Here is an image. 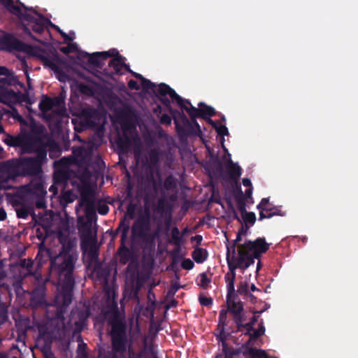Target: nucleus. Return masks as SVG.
Here are the masks:
<instances>
[{"label": "nucleus", "instance_id": "1", "mask_svg": "<svg viewBox=\"0 0 358 358\" xmlns=\"http://www.w3.org/2000/svg\"><path fill=\"white\" fill-rule=\"evenodd\" d=\"M57 238L62 245V250L57 256L51 259L49 275L51 278H57L55 284L61 287V292L57 295L55 302L66 308L72 301L75 285L73 275L75 262L69 252L76 245V243L68 234L61 231H59Z\"/></svg>", "mask_w": 358, "mask_h": 358}, {"label": "nucleus", "instance_id": "2", "mask_svg": "<svg viewBox=\"0 0 358 358\" xmlns=\"http://www.w3.org/2000/svg\"><path fill=\"white\" fill-rule=\"evenodd\" d=\"M13 117L20 123V133L18 135H7L3 142L10 147L20 148L24 154L34 153L40 145V139L45 138V127L29 117L25 120L17 112Z\"/></svg>", "mask_w": 358, "mask_h": 358}, {"label": "nucleus", "instance_id": "3", "mask_svg": "<svg viewBox=\"0 0 358 358\" xmlns=\"http://www.w3.org/2000/svg\"><path fill=\"white\" fill-rule=\"evenodd\" d=\"M34 152L36 157H20L3 162V168L10 179L18 177L36 176L43 173L42 166L45 162V138L40 139V145Z\"/></svg>", "mask_w": 358, "mask_h": 358}, {"label": "nucleus", "instance_id": "4", "mask_svg": "<svg viewBox=\"0 0 358 358\" xmlns=\"http://www.w3.org/2000/svg\"><path fill=\"white\" fill-rule=\"evenodd\" d=\"M0 1L12 14L18 17L23 34L33 40L38 41L32 35V31L36 34L43 32L45 16L27 7L19 0L17 1L19 5H15L13 0H0Z\"/></svg>", "mask_w": 358, "mask_h": 358}, {"label": "nucleus", "instance_id": "5", "mask_svg": "<svg viewBox=\"0 0 358 358\" xmlns=\"http://www.w3.org/2000/svg\"><path fill=\"white\" fill-rule=\"evenodd\" d=\"M36 236L41 241V243L34 261L31 259H23L20 262V266L26 268L29 273L32 275L40 285V287L35 288L31 293V304L34 307L45 305V281H43V276L41 272L43 264L45 263L43 260L45 235H43L40 229H37Z\"/></svg>", "mask_w": 358, "mask_h": 358}, {"label": "nucleus", "instance_id": "6", "mask_svg": "<svg viewBox=\"0 0 358 358\" xmlns=\"http://www.w3.org/2000/svg\"><path fill=\"white\" fill-rule=\"evenodd\" d=\"M108 324L110 327L109 335L113 350L110 358H117V353L124 354L127 351L128 343L127 321L125 317L115 310L109 317Z\"/></svg>", "mask_w": 358, "mask_h": 358}, {"label": "nucleus", "instance_id": "7", "mask_svg": "<svg viewBox=\"0 0 358 358\" xmlns=\"http://www.w3.org/2000/svg\"><path fill=\"white\" fill-rule=\"evenodd\" d=\"M61 306L57 308L54 318H50L46 311V358H57L50 350L53 341H63L68 336L69 331L64 324V311Z\"/></svg>", "mask_w": 358, "mask_h": 358}, {"label": "nucleus", "instance_id": "8", "mask_svg": "<svg viewBox=\"0 0 358 358\" xmlns=\"http://www.w3.org/2000/svg\"><path fill=\"white\" fill-rule=\"evenodd\" d=\"M64 100L65 95L63 92L54 98L46 95V123H49L50 129L54 124L57 131L62 130L63 118L68 117Z\"/></svg>", "mask_w": 358, "mask_h": 358}, {"label": "nucleus", "instance_id": "9", "mask_svg": "<svg viewBox=\"0 0 358 358\" xmlns=\"http://www.w3.org/2000/svg\"><path fill=\"white\" fill-rule=\"evenodd\" d=\"M227 262L229 267V272L224 275V280L227 282V290L231 292L235 290L234 282L236 280V270L240 268L247 269L252 265V260L250 259L249 262H246L242 253L234 255V247H232V255L227 254Z\"/></svg>", "mask_w": 358, "mask_h": 358}, {"label": "nucleus", "instance_id": "10", "mask_svg": "<svg viewBox=\"0 0 358 358\" xmlns=\"http://www.w3.org/2000/svg\"><path fill=\"white\" fill-rule=\"evenodd\" d=\"M270 244L266 243L264 237H259L255 241L247 240L243 244L238 245V253H242L245 260L249 262L250 259L252 260L259 259L262 254L266 253L269 249Z\"/></svg>", "mask_w": 358, "mask_h": 358}, {"label": "nucleus", "instance_id": "11", "mask_svg": "<svg viewBox=\"0 0 358 358\" xmlns=\"http://www.w3.org/2000/svg\"><path fill=\"white\" fill-rule=\"evenodd\" d=\"M0 46L3 50L10 52L14 51L27 53L29 55L34 54L35 48L16 38L12 34H6L0 38Z\"/></svg>", "mask_w": 358, "mask_h": 358}, {"label": "nucleus", "instance_id": "12", "mask_svg": "<svg viewBox=\"0 0 358 358\" xmlns=\"http://www.w3.org/2000/svg\"><path fill=\"white\" fill-rule=\"evenodd\" d=\"M22 189L27 196L38 199L36 201L37 208H45V186L42 180H32L29 184L23 186Z\"/></svg>", "mask_w": 358, "mask_h": 358}, {"label": "nucleus", "instance_id": "13", "mask_svg": "<svg viewBox=\"0 0 358 358\" xmlns=\"http://www.w3.org/2000/svg\"><path fill=\"white\" fill-rule=\"evenodd\" d=\"M182 123L183 126H181L177 120H175L176 128L180 135L185 136L190 135L201 136L202 135L201 127L196 121V118L191 119L189 121L182 113Z\"/></svg>", "mask_w": 358, "mask_h": 358}, {"label": "nucleus", "instance_id": "14", "mask_svg": "<svg viewBox=\"0 0 358 358\" xmlns=\"http://www.w3.org/2000/svg\"><path fill=\"white\" fill-rule=\"evenodd\" d=\"M46 67H50L55 73L56 78L62 83L71 80V77L69 74L71 67L65 61L59 59L56 62H52L46 56Z\"/></svg>", "mask_w": 358, "mask_h": 358}, {"label": "nucleus", "instance_id": "15", "mask_svg": "<svg viewBox=\"0 0 358 358\" xmlns=\"http://www.w3.org/2000/svg\"><path fill=\"white\" fill-rule=\"evenodd\" d=\"M150 230V214L148 209L145 214L140 215L131 227V236L134 238H139Z\"/></svg>", "mask_w": 358, "mask_h": 358}, {"label": "nucleus", "instance_id": "16", "mask_svg": "<svg viewBox=\"0 0 358 358\" xmlns=\"http://www.w3.org/2000/svg\"><path fill=\"white\" fill-rule=\"evenodd\" d=\"M131 132V129L129 126H122V134L118 135L116 139V145L117 148V153L120 156L121 155H126L130 150L131 146V139L129 133Z\"/></svg>", "mask_w": 358, "mask_h": 358}, {"label": "nucleus", "instance_id": "17", "mask_svg": "<svg viewBox=\"0 0 358 358\" xmlns=\"http://www.w3.org/2000/svg\"><path fill=\"white\" fill-rule=\"evenodd\" d=\"M255 324L251 322L243 323L241 325V331L245 336H252V339H258L259 337L265 334V327L264 325L263 320H261L259 324L258 328H254Z\"/></svg>", "mask_w": 358, "mask_h": 358}, {"label": "nucleus", "instance_id": "18", "mask_svg": "<svg viewBox=\"0 0 358 358\" xmlns=\"http://www.w3.org/2000/svg\"><path fill=\"white\" fill-rule=\"evenodd\" d=\"M109 67L113 69L111 73L108 72V70L105 69L103 70V74L108 76L109 78H113L114 75H122V69L129 70V65L124 62V58L122 56H117V57L113 58L109 64Z\"/></svg>", "mask_w": 358, "mask_h": 358}, {"label": "nucleus", "instance_id": "19", "mask_svg": "<svg viewBox=\"0 0 358 358\" xmlns=\"http://www.w3.org/2000/svg\"><path fill=\"white\" fill-rule=\"evenodd\" d=\"M237 294L236 291L231 292L227 291V306L228 312L232 315H236V313H241L243 312V303L240 300L237 301Z\"/></svg>", "mask_w": 358, "mask_h": 358}, {"label": "nucleus", "instance_id": "20", "mask_svg": "<svg viewBox=\"0 0 358 358\" xmlns=\"http://www.w3.org/2000/svg\"><path fill=\"white\" fill-rule=\"evenodd\" d=\"M155 90L156 93L155 94L157 97L169 95L172 100L176 101L177 104H180L182 101V98L173 89L165 83H160L158 86L156 85Z\"/></svg>", "mask_w": 358, "mask_h": 358}, {"label": "nucleus", "instance_id": "21", "mask_svg": "<svg viewBox=\"0 0 358 358\" xmlns=\"http://www.w3.org/2000/svg\"><path fill=\"white\" fill-rule=\"evenodd\" d=\"M115 257H118V262L121 265H125L136 259L134 251L128 246H119Z\"/></svg>", "mask_w": 358, "mask_h": 358}, {"label": "nucleus", "instance_id": "22", "mask_svg": "<svg viewBox=\"0 0 358 358\" xmlns=\"http://www.w3.org/2000/svg\"><path fill=\"white\" fill-rule=\"evenodd\" d=\"M5 84L24 87V84L20 83L6 67L0 66V85Z\"/></svg>", "mask_w": 358, "mask_h": 358}, {"label": "nucleus", "instance_id": "23", "mask_svg": "<svg viewBox=\"0 0 358 358\" xmlns=\"http://www.w3.org/2000/svg\"><path fill=\"white\" fill-rule=\"evenodd\" d=\"M49 152L50 158H57L60 156L62 150L59 143L52 139V136L46 131V152Z\"/></svg>", "mask_w": 358, "mask_h": 358}, {"label": "nucleus", "instance_id": "24", "mask_svg": "<svg viewBox=\"0 0 358 358\" xmlns=\"http://www.w3.org/2000/svg\"><path fill=\"white\" fill-rule=\"evenodd\" d=\"M228 157L229 159L226 168L230 179L236 183L242 174V169L240 166L232 162L230 154H228Z\"/></svg>", "mask_w": 358, "mask_h": 358}, {"label": "nucleus", "instance_id": "25", "mask_svg": "<svg viewBox=\"0 0 358 358\" xmlns=\"http://www.w3.org/2000/svg\"><path fill=\"white\" fill-rule=\"evenodd\" d=\"M182 110H185L190 117V119L200 117V108L193 106L188 99H183L178 104Z\"/></svg>", "mask_w": 358, "mask_h": 358}, {"label": "nucleus", "instance_id": "26", "mask_svg": "<svg viewBox=\"0 0 358 358\" xmlns=\"http://www.w3.org/2000/svg\"><path fill=\"white\" fill-rule=\"evenodd\" d=\"M234 196L237 203L238 209L241 212V215L247 213L248 211L246 210V203L244 194L240 185H236V188L234 192Z\"/></svg>", "mask_w": 358, "mask_h": 358}, {"label": "nucleus", "instance_id": "27", "mask_svg": "<svg viewBox=\"0 0 358 358\" xmlns=\"http://www.w3.org/2000/svg\"><path fill=\"white\" fill-rule=\"evenodd\" d=\"M108 52H96L92 54H90L88 58V63L97 68H102L103 63V62L107 59Z\"/></svg>", "mask_w": 358, "mask_h": 358}, {"label": "nucleus", "instance_id": "28", "mask_svg": "<svg viewBox=\"0 0 358 358\" xmlns=\"http://www.w3.org/2000/svg\"><path fill=\"white\" fill-rule=\"evenodd\" d=\"M71 178V172L69 169H61L56 171L53 175L55 185H65Z\"/></svg>", "mask_w": 358, "mask_h": 358}, {"label": "nucleus", "instance_id": "29", "mask_svg": "<svg viewBox=\"0 0 358 358\" xmlns=\"http://www.w3.org/2000/svg\"><path fill=\"white\" fill-rule=\"evenodd\" d=\"M80 205L85 206L87 213H89L90 211H94V201L92 199V194L90 192L86 191H83L81 192Z\"/></svg>", "mask_w": 358, "mask_h": 358}, {"label": "nucleus", "instance_id": "30", "mask_svg": "<svg viewBox=\"0 0 358 358\" xmlns=\"http://www.w3.org/2000/svg\"><path fill=\"white\" fill-rule=\"evenodd\" d=\"M12 85H8L7 84L0 85V92L2 97L5 100L10 101L14 102L17 96L18 91H15L10 88Z\"/></svg>", "mask_w": 358, "mask_h": 358}, {"label": "nucleus", "instance_id": "31", "mask_svg": "<svg viewBox=\"0 0 358 358\" xmlns=\"http://www.w3.org/2000/svg\"><path fill=\"white\" fill-rule=\"evenodd\" d=\"M228 310L222 309L220 311L219 313V322H218V329H220V337L222 340L226 338V336L224 334L225 326L227 325V313Z\"/></svg>", "mask_w": 358, "mask_h": 358}, {"label": "nucleus", "instance_id": "32", "mask_svg": "<svg viewBox=\"0 0 358 358\" xmlns=\"http://www.w3.org/2000/svg\"><path fill=\"white\" fill-rule=\"evenodd\" d=\"M192 257L198 264L205 262L208 257V251L206 249L196 247L192 252Z\"/></svg>", "mask_w": 358, "mask_h": 358}, {"label": "nucleus", "instance_id": "33", "mask_svg": "<svg viewBox=\"0 0 358 358\" xmlns=\"http://www.w3.org/2000/svg\"><path fill=\"white\" fill-rule=\"evenodd\" d=\"M199 107L200 108V117L203 120H206L207 117H213L216 113L214 108L203 102L199 103Z\"/></svg>", "mask_w": 358, "mask_h": 358}, {"label": "nucleus", "instance_id": "34", "mask_svg": "<svg viewBox=\"0 0 358 358\" xmlns=\"http://www.w3.org/2000/svg\"><path fill=\"white\" fill-rule=\"evenodd\" d=\"M120 227L122 228L120 234V246H127L126 242L128 238V233L129 231V224L127 222L126 218L124 217L120 220Z\"/></svg>", "mask_w": 358, "mask_h": 358}, {"label": "nucleus", "instance_id": "35", "mask_svg": "<svg viewBox=\"0 0 358 358\" xmlns=\"http://www.w3.org/2000/svg\"><path fill=\"white\" fill-rule=\"evenodd\" d=\"M169 243L175 246H181L183 243V238H182L180 231L177 227H173L171 229Z\"/></svg>", "mask_w": 358, "mask_h": 358}, {"label": "nucleus", "instance_id": "36", "mask_svg": "<svg viewBox=\"0 0 358 358\" xmlns=\"http://www.w3.org/2000/svg\"><path fill=\"white\" fill-rule=\"evenodd\" d=\"M243 355H249L250 358H270L265 350L257 348H250L248 351H243Z\"/></svg>", "mask_w": 358, "mask_h": 358}, {"label": "nucleus", "instance_id": "37", "mask_svg": "<svg viewBox=\"0 0 358 358\" xmlns=\"http://www.w3.org/2000/svg\"><path fill=\"white\" fill-rule=\"evenodd\" d=\"M95 271L97 278L100 280L107 281L110 275V269L107 266H102L100 264L95 266Z\"/></svg>", "mask_w": 358, "mask_h": 358}, {"label": "nucleus", "instance_id": "38", "mask_svg": "<svg viewBox=\"0 0 358 358\" xmlns=\"http://www.w3.org/2000/svg\"><path fill=\"white\" fill-rule=\"evenodd\" d=\"M158 236V232H146L144 234V236L139 238L143 243H145L147 245H153L155 243V239Z\"/></svg>", "mask_w": 358, "mask_h": 358}, {"label": "nucleus", "instance_id": "39", "mask_svg": "<svg viewBox=\"0 0 358 358\" xmlns=\"http://www.w3.org/2000/svg\"><path fill=\"white\" fill-rule=\"evenodd\" d=\"M242 219L245 222L246 229H248L250 226L248 224L253 225L256 222V215L253 212H247L241 215Z\"/></svg>", "mask_w": 358, "mask_h": 358}, {"label": "nucleus", "instance_id": "40", "mask_svg": "<svg viewBox=\"0 0 358 358\" xmlns=\"http://www.w3.org/2000/svg\"><path fill=\"white\" fill-rule=\"evenodd\" d=\"M163 187L168 191L174 189L177 187L176 179L172 175L168 176L164 181Z\"/></svg>", "mask_w": 358, "mask_h": 358}, {"label": "nucleus", "instance_id": "41", "mask_svg": "<svg viewBox=\"0 0 358 358\" xmlns=\"http://www.w3.org/2000/svg\"><path fill=\"white\" fill-rule=\"evenodd\" d=\"M233 320L236 326V330L234 331V332L241 331V325L245 320L243 312L241 313H236V315H233ZM231 332H234V331H232Z\"/></svg>", "mask_w": 358, "mask_h": 358}, {"label": "nucleus", "instance_id": "42", "mask_svg": "<svg viewBox=\"0 0 358 358\" xmlns=\"http://www.w3.org/2000/svg\"><path fill=\"white\" fill-rule=\"evenodd\" d=\"M99 248L96 245H92L87 252V257L92 262H96L99 260Z\"/></svg>", "mask_w": 358, "mask_h": 358}, {"label": "nucleus", "instance_id": "43", "mask_svg": "<svg viewBox=\"0 0 358 358\" xmlns=\"http://www.w3.org/2000/svg\"><path fill=\"white\" fill-rule=\"evenodd\" d=\"M59 199L62 203H69L74 201V195L71 190H68L62 192Z\"/></svg>", "mask_w": 358, "mask_h": 358}, {"label": "nucleus", "instance_id": "44", "mask_svg": "<svg viewBox=\"0 0 358 358\" xmlns=\"http://www.w3.org/2000/svg\"><path fill=\"white\" fill-rule=\"evenodd\" d=\"M215 129L216 130V132L217 133V134L222 137V138L221 140L222 145L224 150H227L224 145V139L223 138V137L224 136L229 135V131H228L227 127L225 125H220V126L217 125L215 127Z\"/></svg>", "mask_w": 358, "mask_h": 358}, {"label": "nucleus", "instance_id": "45", "mask_svg": "<svg viewBox=\"0 0 358 358\" xmlns=\"http://www.w3.org/2000/svg\"><path fill=\"white\" fill-rule=\"evenodd\" d=\"M59 50L65 55L74 53L76 52H78V45L76 43H68V45L66 46L61 47L59 48Z\"/></svg>", "mask_w": 358, "mask_h": 358}, {"label": "nucleus", "instance_id": "46", "mask_svg": "<svg viewBox=\"0 0 358 358\" xmlns=\"http://www.w3.org/2000/svg\"><path fill=\"white\" fill-rule=\"evenodd\" d=\"M141 81V87L143 90L148 91L149 90H152L154 93H156V85L151 82L150 80L143 77Z\"/></svg>", "mask_w": 358, "mask_h": 358}, {"label": "nucleus", "instance_id": "47", "mask_svg": "<svg viewBox=\"0 0 358 358\" xmlns=\"http://www.w3.org/2000/svg\"><path fill=\"white\" fill-rule=\"evenodd\" d=\"M16 213L18 218L26 219L31 213V208L28 206H22L16 210Z\"/></svg>", "mask_w": 358, "mask_h": 358}, {"label": "nucleus", "instance_id": "48", "mask_svg": "<svg viewBox=\"0 0 358 358\" xmlns=\"http://www.w3.org/2000/svg\"><path fill=\"white\" fill-rule=\"evenodd\" d=\"M211 282V279L208 277L207 274L206 273H202L200 274V281L198 283V285L203 288L207 289L209 286V284Z\"/></svg>", "mask_w": 358, "mask_h": 358}, {"label": "nucleus", "instance_id": "49", "mask_svg": "<svg viewBox=\"0 0 358 358\" xmlns=\"http://www.w3.org/2000/svg\"><path fill=\"white\" fill-rule=\"evenodd\" d=\"M77 56L76 58H73V63L78 64L79 62H84L86 59L88 60L90 54L86 52L80 51L78 49Z\"/></svg>", "mask_w": 358, "mask_h": 358}, {"label": "nucleus", "instance_id": "50", "mask_svg": "<svg viewBox=\"0 0 358 358\" xmlns=\"http://www.w3.org/2000/svg\"><path fill=\"white\" fill-rule=\"evenodd\" d=\"M237 293L246 296L250 293L248 290V283L245 281L239 282Z\"/></svg>", "mask_w": 358, "mask_h": 358}, {"label": "nucleus", "instance_id": "51", "mask_svg": "<svg viewBox=\"0 0 358 358\" xmlns=\"http://www.w3.org/2000/svg\"><path fill=\"white\" fill-rule=\"evenodd\" d=\"M180 250L181 246H176V248L171 251L170 254L172 257V264H176L180 259Z\"/></svg>", "mask_w": 358, "mask_h": 358}, {"label": "nucleus", "instance_id": "52", "mask_svg": "<svg viewBox=\"0 0 358 358\" xmlns=\"http://www.w3.org/2000/svg\"><path fill=\"white\" fill-rule=\"evenodd\" d=\"M14 103H30L29 101V96L27 94L22 93L21 92L18 91V93H17L16 99L14 101Z\"/></svg>", "mask_w": 358, "mask_h": 358}, {"label": "nucleus", "instance_id": "53", "mask_svg": "<svg viewBox=\"0 0 358 358\" xmlns=\"http://www.w3.org/2000/svg\"><path fill=\"white\" fill-rule=\"evenodd\" d=\"M242 240V236L241 233H237L236 239L233 241L230 246L227 247V254L232 255V247H234V255H236V248L237 243Z\"/></svg>", "mask_w": 358, "mask_h": 358}, {"label": "nucleus", "instance_id": "54", "mask_svg": "<svg viewBox=\"0 0 358 358\" xmlns=\"http://www.w3.org/2000/svg\"><path fill=\"white\" fill-rule=\"evenodd\" d=\"M269 205V199L268 198H263L260 203L257 206V209H262L263 210H266V213H268L270 210L267 206Z\"/></svg>", "mask_w": 358, "mask_h": 358}, {"label": "nucleus", "instance_id": "55", "mask_svg": "<svg viewBox=\"0 0 358 358\" xmlns=\"http://www.w3.org/2000/svg\"><path fill=\"white\" fill-rule=\"evenodd\" d=\"M127 264H128V265H127V267L126 269L127 272L128 273H134L138 267V263L136 262V259L131 260V261L129 262Z\"/></svg>", "mask_w": 358, "mask_h": 358}, {"label": "nucleus", "instance_id": "56", "mask_svg": "<svg viewBox=\"0 0 358 358\" xmlns=\"http://www.w3.org/2000/svg\"><path fill=\"white\" fill-rule=\"evenodd\" d=\"M199 303L201 306H210L213 304V299L210 297H206L203 296H199Z\"/></svg>", "mask_w": 358, "mask_h": 358}, {"label": "nucleus", "instance_id": "57", "mask_svg": "<svg viewBox=\"0 0 358 358\" xmlns=\"http://www.w3.org/2000/svg\"><path fill=\"white\" fill-rule=\"evenodd\" d=\"M181 266L183 269L191 270L194 268V264L190 259H185L181 263Z\"/></svg>", "mask_w": 358, "mask_h": 358}, {"label": "nucleus", "instance_id": "58", "mask_svg": "<svg viewBox=\"0 0 358 358\" xmlns=\"http://www.w3.org/2000/svg\"><path fill=\"white\" fill-rule=\"evenodd\" d=\"M168 203L164 198H161L158 200L157 210L159 212H164L167 207Z\"/></svg>", "mask_w": 358, "mask_h": 358}, {"label": "nucleus", "instance_id": "59", "mask_svg": "<svg viewBox=\"0 0 358 358\" xmlns=\"http://www.w3.org/2000/svg\"><path fill=\"white\" fill-rule=\"evenodd\" d=\"M227 203H228V206H229V208L231 209V212H232V217L234 220H236L240 222H241V218L239 217V216L238 215L230 199L227 200Z\"/></svg>", "mask_w": 358, "mask_h": 358}, {"label": "nucleus", "instance_id": "60", "mask_svg": "<svg viewBox=\"0 0 358 358\" xmlns=\"http://www.w3.org/2000/svg\"><path fill=\"white\" fill-rule=\"evenodd\" d=\"M122 230V228H121L120 222L117 229H115V230L110 229V231H108V233L111 237V240L114 241L119 234V233H121Z\"/></svg>", "mask_w": 358, "mask_h": 358}, {"label": "nucleus", "instance_id": "61", "mask_svg": "<svg viewBox=\"0 0 358 358\" xmlns=\"http://www.w3.org/2000/svg\"><path fill=\"white\" fill-rule=\"evenodd\" d=\"M158 98H159V100L161 101V103L164 106H165L169 110V111H172V108L171 106V101L169 100V98L166 97V96H159Z\"/></svg>", "mask_w": 358, "mask_h": 358}, {"label": "nucleus", "instance_id": "62", "mask_svg": "<svg viewBox=\"0 0 358 358\" xmlns=\"http://www.w3.org/2000/svg\"><path fill=\"white\" fill-rule=\"evenodd\" d=\"M180 288V285L177 282H173L171 285V287L168 291V296H174L176 292Z\"/></svg>", "mask_w": 358, "mask_h": 358}, {"label": "nucleus", "instance_id": "63", "mask_svg": "<svg viewBox=\"0 0 358 358\" xmlns=\"http://www.w3.org/2000/svg\"><path fill=\"white\" fill-rule=\"evenodd\" d=\"M71 159L67 157H63L62 158L59 162L58 164L62 167V169H65L71 164Z\"/></svg>", "mask_w": 358, "mask_h": 358}, {"label": "nucleus", "instance_id": "64", "mask_svg": "<svg viewBox=\"0 0 358 358\" xmlns=\"http://www.w3.org/2000/svg\"><path fill=\"white\" fill-rule=\"evenodd\" d=\"M143 352H136L133 350L129 349L128 352V358H142Z\"/></svg>", "mask_w": 358, "mask_h": 358}]
</instances>
